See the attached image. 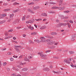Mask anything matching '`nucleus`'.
<instances>
[{
  "label": "nucleus",
  "instance_id": "obj_1",
  "mask_svg": "<svg viewBox=\"0 0 76 76\" xmlns=\"http://www.w3.org/2000/svg\"><path fill=\"white\" fill-rule=\"evenodd\" d=\"M14 47L15 50L17 51V52H18V53H20V51L18 48H20L21 47V46H18V45H15L14 46Z\"/></svg>",
  "mask_w": 76,
  "mask_h": 76
},
{
  "label": "nucleus",
  "instance_id": "obj_2",
  "mask_svg": "<svg viewBox=\"0 0 76 76\" xmlns=\"http://www.w3.org/2000/svg\"><path fill=\"white\" fill-rule=\"evenodd\" d=\"M32 58V57L28 56L26 58H25L24 60L25 61H28L29 62L30 61V59Z\"/></svg>",
  "mask_w": 76,
  "mask_h": 76
},
{
  "label": "nucleus",
  "instance_id": "obj_3",
  "mask_svg": "<svg viewBox=\"0 0 76 76\" xmlns=\"http://www.w3.org/2000/svg\"><path fill=\"white\" fill-rule=\"evenodd\" d=\"M40 39H41V42H45V38L44 37H40Z\"/></svg>",
  "mask_w": 76,
  "mask_h": 76
},
{
  "label": "nucleus",
  "instance_id": "obj_4",
  "mask_svg": "<svg viewBox=\"0 0 76 76\" xmlns=\"http://www.w3.org/2000/svg\"><path fill=\"white\" fill-rule=\"evenodd\" d=\"M42 52H39L38 53V55H40L41 57H47L46 55H44L42 54Z\"/></svg>",
  "mask_w": 76,
  "mask_h": 76
},
{
  "label": "nucleus",
  "instance_id": "obj_5",
  "mask_svg": "<svg viewBox=\"0 0 76 76\" xmlns=\"http://www.w3.org/2000/svg\"><path fill=\"white\" fill-rule=\"evenodd\" d=\"M39 29L40 30H42V29H45L47 28V26H39Z\"/></svg>",
  "mask_w": 76,
  "mask_h": 76
},
{
  "label": "nucleus",
  "instance_id": "obj_6",
  "mask_svg": "<svg viewBox=\"0 0 76 76\" xmlns=\"http://www.w3.org/2000/svg\"><path fill=\"white\" fill-rule=\"evenodd\" d=\"M26 23L27 24L29 23H34V21H32L31 20H30L26 21Z\"/></svg>",
  "mask_w": 76,
  "mask_h": 76
},
{
  "label": "nucleus",
  "instance_id": "obj_7",
  "mask_svg": "<svg viewBox=\"0 0 76 76\" xmlns=\"http://www.w3.org/2000/svg\"><path fill=\"white\" fill-rule=\"evenodd\" d=\"M0 19H2L4 18V17L6 16V14H1L0 15Z\"/></svg>",
  "mask_w": 76,
  "mask_h": 76
},
{
  "label": "nucleus",
  "instance_id": "obj_8",
  "mask_svg": "<svg viewBox=\"0 0 76 76\" xmlns=\"http://www.w3.org/2000/svg\"><path fill=\"white\" fill-rule=\"evenodd\" d=\"M28 29H31V30H33L34 29V27L31 26V25H30L29 26V27H28Z\"/></svg>",
  "mask_w": 76,
  "mask_h": 76
},
{
  "label": "nucleus",
  "instance_id": "obj_9",
  "mask_svg": "<svg viewBox=\"0 0 76 76\" xmlns=\"http://www.w3.org/2000/svg\"><path fill=\"white\" fill-rule=\"evenodd\" d=\"M54 43V42L52 40H50V41L49 42V44H50V45H52Z\"/></svg>",
  "mask_w": 76,
  "mask_h": 76
},
{
  "label": "nucleus",
  "instance_id": "obj_10",
  "mask_svg": "<svg viewBox=\"0 0 76 76\" xmlns=\"http://www.w3.org/2000/svg\"><path fill=\"white\" fill-rule=\"evenodd\" d=\"M43 70H44V71H49L50 69L47 67H46L43 69Z\"/></svg>",
  "mask_w": 76,
  "mask_h": 76
},
{
  "label": "nucleus",
  "instance_id": "obj_11",
  "mask_svg": "<svg viewBox=\"0 0 76 76\" xmlns=\"http://www.w3.org/2000/svg\"><path fill=\"white\" fill-rule=\"evenodd\" d=\"M64 63H68V64H70V62H69V61H68L67 59L64 60Z\"/></svg>",
  "mask_w": 76,
  "mask_h": 76
},
{
  "label": "nucleus",
  "instance_id": "obj_12",
  "mask_svg": "<svg viewBox=\"0 0 76 76\" xmlns=\"http://www.w3.org/2000/svg\"><path fill=\"white\" fill-rule=\"evenodd\" d=\"M34 41L35 42H38V43H41V41H39V40L37 39V40H34Z\"/></svg>",
  "mask_w": 76,
  "mask_h": 76
},
{
  "label": "nucleus",
  "instance_id": "obj_13",
  "mask_svg": "<svg viewBox=\"0 0 76 76\" xmlns=\"http://www.w3.org/2000/svg\"><path fill=\"white\" fill-rule=\"evenodd\" d=\"M12 75L13 76H21V75H20V74H19V75H16V74L15 73L12 74Z\"/></svg>",
  "mask_w": 76,
  "mask_h": 76
},
{
  "label": "nucleus",
  "instance_id": "obj_14",
  "mask_svg": "<svg viewBox=\"0 0 76 76\" xmlns=\"http://www.w3.org/2000/svg\"><path fill=\"white\" fill-rule=\"evenodd\" d=\"M20 65H23V64H25L26 62H24L23 63H22V62L20 61L19 62Z\"/></svg>",
  "mask_w": 76,
  "mask_h": 76
},
{
  "label": "nucleus",
  "instance_id": "obj_15",
  "mask_svg": "<svg viewBox=\"0 0 76 76\" xmlns=\"http://www.w3.org/2000/svg\"><path fill=\"white\" fill-rule=\"evenodd\" d=\"M51 34L52 35H57V33H56L55 32H52L51 33Z\"/></svg>",
  "mask_w": 76,
  "mask_h": 76
},
{
  "label": "nucleus",
  "instance_id": "obj_16",
  "mask_svg": "<svg viewBox=\"0 0 76 76\" xmlns=\"http://www.w3.org/2000/svg\"><path fill=\"white\" fill-rule=\"evenodd\" d=\"M14 16V14H11L10 15V18H12Z\"/></svg>",
  "mask_w": 76,
  "mask_h": 76
},
{
  "label": "nucleus",
  "instance_id": "obj_17",
  "mask_svg": "<svg viewBox=\"0 0 76 76\" xmlns=\"http://www.w3.org/2000/svg\"><path fill=\"white\" fill-rule=\"evenodd\" d=\"M39 7L37 6L33 7V9L34 10H37V9H39Z\"/></svg>",
  "mask_w": 76,
  "mask_h": 76
},
{
  "label": "nucleus",
  "instance_id": "obj_18",
  "mask_svg": "<svg viewBox=\"0 0 76 76\" xmlns=\"http://www.w3.org/2000/svg\"><path fill=\"white\" fill-rule=\"evenodd\" d=\"M10 9H6L4 10V12H7L10 11Z\"/></svg>",
  "mask_w": 76,
  "mask_h": 76
},
{
  "label": "nucleus",
  "instance_id": "obj_19",
  "mask_svg": "<svg viewBox=\"0 0 76 76\" xmlns=\"http://www.w3.org/2000/svg\"><path fill=\"white\" fill-rule=\"evenodd\" d=\"M42 16H47V14L45 13H42Z\"/></svg>",
  "mask_w": 76,
  "mask_h": 76
},
{
  "label": "nucleus",
  "instance_id": "obj_20",
  "mask_svg": "<svg viewBox=\"0 0 76 76\" xmlns=\"http://www.w3.org/2000/svg\"><path fill=\"white\" fill-rule=\"evenodd\" d=\"M37 34V33L36 32H32L31 33V35H34Z\"/></svg>",
  "mask_w": 76,
  "mask_h": 76
},
{
  "label": "nucleus",
  "instance_id": "obj_21",
  "mask_svg": "<svg viewBox=\"0 0 76 76\" xmlns=\"http://www.w3.org/2000/svg\"><path fill=\"white\" fill-rule=\"evenodd\" d=\"M22 71H27L28 70V68H25L22 69L21 70Z\"/></svg>",
  "mask_w": 76,
  "mask_h": 76
},
{
  "label": "nucleus",
  "instance_id": "obj_22",
  "mask_svg": "<svg viewBox=\"0 0 76 76\" xmlns=\"http://www.w3.org/2000/svg\"><path fill=\"white\" fill-rule=\"evenodd\" d=\"M52 9H59V8L57 7H52Z\"/></svg>",
  "mask_w": 76,
  "mask_h": 76
},
{
  "label": "nucleus",
  "instance_id": "obj_23",
  "mask_svg": "<svg viewBox=\"0 0 76 76\" xmlns=\"http://www.w3.org/2000/svg\"><path fill=\"white\" fill-rule=\"evenodd\" d=\"M72 38H75L76 37V33L72 35Z\"/></svg>",
  "mask_w": 76,
  "mask_h": 76
},
{
  "label": "nucleus",
  "instance_id": "obj_24",
  "mask_svg": "<svg viewBox=\"0 0 76 76\" xmlns=\"http://www.w3.org/2000/svg\"><path fill=\"white\" fill-rule=\"evenodd\" d=\"M48 12L49 13H55V12H54L53 11H49Z\"/></svg>",
  "mask_w": 76,
  "mask_h": 76
},
{
  "label": "nucleus",
  "instance_id": "obj_25",
  "mask_svg": "<svg viewBox=\"0 0 76 76\" xmlns=\"http://www.w3.org/2000/svg\"><path fill=\"white\" fill-rule=\"evenodd\" d=\"M25 16L24 15V16L22 18V20H23V21L24 20H25Z\"/></svg>",
  "mask_w": 76,
  "mask_h": 76
},
{
  "label": "nucleus",
  "instance_id": "obj_26",
  "mask_svg": "<svg viewBox=\"0 0 76 76\" xmlns=\"http://www.w3.org/2000/svg\"><path fill=\"white\" fill-rule=\"evenodd\" d=\"M50 4H56L55 2H49Z\"/></svg>",
  "mask_w": 76,
  "mask_h": 76
},
{
  "label": "nucleus",
  "instance_id": "obj_27",
  "mask_svg": "<svg viewBox=\"0 0 76 76\" xmlns=\"http://www.w3.org/2000/svg\"><path fill=\"white\" fill-rule=\"evenodd\" d=\"M10 60L11 61H13L14 60V58H10Z\"/></svg>",
  "mask_w": 76,
  "mask_h": 76
},
{
  "label": "nucleus",
  "instance_id": "obj_28",
  "mask_svg": "<svg viewBox=\"0 0 76 76\" xmlns=\"http://www.w3.org/2000/svg\"><path fill=\"white\" fill-rule=\"evenodd\" d=\"M42 20V19L41 18H39L38 19H36L35 20H36L37 21H41V20Z\"/></svg>",
  "mask_w": 76,
  "mask_h": 76
},
{
  "label": "nucleus",
  "instance_id": "obj_29",
  "mask_svg": "<svg viewBox=\"0 0 76 76\" xmlns=\"http://www.w3.org/2000/svg\"><path fill=\"white\" fill-rule=\"evenodd\" d=\"M69 53L71 54H74V52H73L72 51H70L69 52Z\"/></svg>",
  "mask_w": 76,
  "mask_h": 76
},
{
  "label": "nucleus",
  "instance_id": "obj_30",
  "mask_svg": "<svg viewBox=\"0 0 76 76\" xmlns=\"http://www.w3.org/2000/svg\"><path fill=\"white\" fill-rule=\"evenodd\" d=\"M18 4H19V3H18L17 2H15L13 4V5H17Z\"/></svg>",
  "mask_w": 76,
  "mask_h": 76
},
{
  "label": "nucleus",
  "instance_id": "obj_31",
  "mask_svg": "<svg viewBox=\"0 0 76 76\" xmlns=\"http://www.w3.org/2000/svg\"><path fill=\"white\" fill-rule=\"evenodd\" d=\"M34 2H31L30 3H28V5H32V4H34Z\"/></svg>",
  "mask_w": 76,
  "mask_h": 76
},
{
  "label": "nucleus",
  "instance_id": "obj_32",
  "mask_svg": "<svg viewBox=\"0 0 76 76\" xmlns=\"http://www.w3.org/2000/svg\"><path fill=\"white\" fill-rule=\"evenodd\" d=\"M19 21H20V19H17L16 20V21L17 22V23L19 22Z\"/></svg>",
  "mask_w": 76,
  "mask_h": 76
},
{
  "label": "nucleus",
  "instance_id": "obj_33",
  "mask_svg": "<svg viewBox=\"0 0 76 76\" xmlns=\"http://www.w3.org/2000/svg\"><path fill=\"white\" fill-rule=\"evenodd\" d=\"M50 39H47L46 40H45V42H50Z\"/></svg>",
  "mask_w": 76,
  "mask_h": 76
},
{
  "label": "nucleus",
  "instance_id": "obj_34",
  "mask_svg": "<svg viewBox=\"0 0 76 76\" xmlns=\"http://www.w3.org/2000/svg\"><path fill=\"white\" fill-rule=\"evenodd\" d=\"M8 55H9V56L12 55V53L10 52H8L7 53Z\"/></svg>",
  "mask_w": 76,
  "mask_h": 76
},
{
  "label": "nucleus",
  "instance_id": "obj_35",
  "mask_svg": "<svg viewBox=\"0 0 76 76\" xmlns=\"http://www.w3.org/2000/svg\"><path fill=\"white\" fill-rule=\"evenodd\" d=\"M28 42L29 44H31V43H32V41L31 40H29Z\"/></svg>",
  "mask_w": 76,
  "mask_h": 76
},
{
  "label": "nucleus",
  "instance_id": "obj_36",
  "mask_svg": "<svg viewBox=\"0 0 76 76\" xmlns=\"http://www.w3.org/2000/svg\"><path fill=\"white\" fill-rule=\"evenodd\" d=\"M18 11L17 10H14V11H12V12L13 13H15V12H18Z\"/></svg>",
  "mask_w": 76,
  "mask_h": 76
},
{
  "label": "nucleus",
  "instance_id": "obj_37",
  "mask_svg": "<svg viewBox=\"0 0 76 76\" xmlns=\"http://www.w3.org/2000/svg\"><path fill=\"white\" fill-rule=\"evenodd\" d=\"M3 64V66H6L7 64V63L6 62H4Z\"/></svg>",
  "mask_w": 76,
  "mask_h": 76
},
{
  "label": "nucleus",
  "instance_id": "obj_38",
  "mask_svg": "<svg viewBox=\"0 0 76 76\" xmlns=\"http://www.w3.org/2000/svg\"><path fill=\"white\" fill-rule=\"evenodd\" d=\"M67 24L68 25V27L70 28V24L68 23H67Z\"/></svg>",
  "mask_w": 76,
  "mask_h": 76
},
{
  "label": "nucleus",
  "instance_id": "obj_39",
  "mask_svg": "<svg viewBox=\"0 0 76 76\" xmlns=\"http://www.w3.org/2000/svg\"><path fill=\"white\" fill-rule=\"evenodd\" d=\"M2 24L4 23H5V22H6V20H4L2 21Z\"/></svg>",
  "mask_w": 76,
  "mask_h": 76
},
{
  "label": "nucleus",
  "instance_id": "obj_40",
  "mask_svg": "<svg viewBox=\"0 0 76 76\" xmlns=\"http://www.w3.org/2000/svg\"><path fill=\"white\" fill-rule=\"evenodd\" d=\"M9 38H10V37H7L4 38L5 39H8Z\"/></svg>",
  "mask_w": 76,
  "mask_h": 76
},
{
  "label": "nucleus",
  "instance_id": "obj_41",
  "mask_svg": "<svg viewBox=\"0 0 76 76\" xmlns=\"http://www.w3.org/2000/svg\"><path fill=\"white\" fill-rule=\"evenodd\" d=\"M3 5H4V6H7V3H4Z\"/></svg>",
  "mask_w": 76,
  "mask_h": 76
},
{
  "label": "nucleus",
  "instance_id": "obj_42",
  "mask_svg": "<svg viewBox=\"0 0 76 76\" xmlns=\"http://www.w3.org/2000/svg\"><path fill=\"white\" fill-rule=\"evenodd\" d=\"M71 39L72 41H74L75 40V39H74V38L72 37V36L71 38Z\"/></svg>",
  "mask_w": 76,
  "mask_h": 76
},
{
  "label": "nucleus",
  "instance_id": "obj_43",
  "mask_svg": "<svg viewBox=\"0 0 76 76\" xmlns=\"http://www.w3.org/2000/svg\"><path fill=\"white\" fill-rule=\"evenodd\" d=\"M21 27H17L16 28V29H20L21 28Z\"/></svg>",
  "mask_w": 76,
  "mask_h": 76
},
{
  "label": "nucleus",
  "instance_id": "obj_44",
  "mask_svg": "<svg viewBox=\"0 0 76 76\" xmlns=\"http://www.w3.org/2000/svg\"><path fill=\"white\" fill-rule=\"evenodd\" d=\"M30 13H33V14L35 13V12L32 10H31L30 11Z\"/></svg>",
  "mask_w": 76,
  "mask_h": 76
},
{
  "label": "nucleus",
  "instance_id": "obj_45",
  "mask_svg": "<svg viewBox=\"0 0 76 76\" xmlns=\"http://www.w3.org/2000/svg\"><path fill=\"white\" fill-rule=\"evenodd\" d=\"M6 50V48H4L2 49L1 50L2 51H4V50Z\"/></svg>",
  "mask_w": 76,
  "mask_h": 76
},
{
  "label": "nucleus",
  "instance_id": "obj_46",
  "mask_svg": "<svg viewBox=\"0 0 76 76\" xmlns=\"http://www.w3.org/2000/svg\"><path fill=\"white\" fill-rule=\"evenodd\" d=\"M13 31V30L12 29H10V30H9L8 32H12Z\"/></svg>",
  "mask_w": 76,
  "mask_h": 76
},
{
  "label": "nucleus",
  "instance_id": "obj_47",
  "mask_svg": "<svg viewBox=\"0 0 76 76\" xmlns=\"http://www.w3.org/2000/svg\"><path fill=\"white\" fill-rule=\"evenodd\" d=\"M53 72L54 73H57V74H58V72H56L54 71H53Z\"/></svg>",
  "mask_w": 76,
  "mask_h": 76
},
{
  "label": "nucleus",
  "instance_id": "obj_48",
  "mask_svg": "<svg viewBox=\"0 0 76 76\" xmlns=\"http://www.w3.org/2000/svg\"><path fill=\"white\" fill-rule=\"evenodd\" d=\"M13 40H16V37H13Z\"/></svg>",
  "mask_w": 76,
  "mask_h": 76
},
{
  "label": "nucleus",
  "instance_id": "obj_49",
  "mask_svg": "<svg viewBox=\"0 0 76 76\" xmlns=\"http://www.w3.org/2000/svg\"><path fill=\"white\" fill-rule=\"evenodd\" d=\"M73 19H76V16H74L73 17Z\"/></svg>",
  "mask_w": 76,
  "mask_h": 76
},
{
  "label": "nucleus",
  "instance_id": "obj_50",
  "mask_svg": "<svg viewBox=\"0 0 76 76\" xmlns=\"http://www.w3.org/2000/svg\"><path fill=\"white\" fill-rule=\"evenodd\" d=\"M71 61V59H69L68 61V62H70V61Z\"/></svg>",
  "mask_w": 76,
  "mask_h": 76
},
{
  "label": "nucleus",
  "instance_id": "obj_51",
  "mask_svg": "<svg viewBox=\"0 0 76 76\" xmlns=\"http://www.w3.org/2000/svg\"><path fill=\"white\" fill-rule=\"evenodd\" d=\"M22 57H23V55L20 56L19 57V58H22Z\"/></svg>",
  "mask_w": 76,
  "mask_h": 76
},
{
  "label": "nucleus",
  "instance_id": "obj_52",
  "mask_svg": "<svg viewBox=\"0 0 76 76\" xmlns=\"http://www.w3.org/2000/svg\"><path fill=\"white\" fill-rule=\"evenodd\" d=\"M50 51H51L50 50H49L46 51L45 52V53H49V52H50Z\"/></svg>",
  "mask_w": 76,
  "mask_h": 76
},
{
  "label": "nucleus",
  "instance_id": "obj_53",
  "mask_svg": "<svg viewBox=\"0 0 76 76\" xmlns=\"http://www.w3.org/2000/svg\"><path fill=\"white\" fill-rule=\"evenodd\" d=\"M59 25H60V26H61V25H64V24L63 23H60Z\"/></svg>",
  "mask_w": 76,
  "mask_h": 76
},
{
  "label": "nucleus",
  "instance_id": "obj_54",
  "mask_svg": "<svg viewBox=\"0 0 76 76\" xmlns=\"http://www.w3.org/2000/svg\"><path fill=\"white\" fill-rule=\"evenodd\" d=\"M48 2H46V4H45V5H47H47H48Z\"/></svg>",
  "mask_w": 76,
  "mask_h": 76
},
{
  "label": "nucleus",
  "instance_id": "obj_55",
  "mask_svg": "<svg viewBox=\"0 0 76 76\" xmlns=\"http://www.w3.org/2000/svg\"><path fill=\"white\" fill-rule=\"evenodd\" d=\"M26 34H23V37H26Z\"/></svg>",
  "mask_w": 76,
  "mask_h": 76
},
{
  "label": "nucleus",
  "instance_id": "obj_56",
  "mask_svg": "<svg viewBox=\"0 0 76 76\" xmlns=\"http://www.w3.org/2000/svg\"><path fill=\"white\" fill-rule=\"evenodd\" d=\"M62 4V2H59V5L60 6H61V5Z\"/></svg>",
  "mask_w": 76,
  "mask_h": 76
},
{
  "label": "nucleus",
  "instance_id": "obj_57",
  "mask_svg": "<svg viewBox=\"0 0 76 76\" xmlns=\"http://www.w3.org/2000/svg\"><path fill=\"white\" fill-rule=\"evenodd\" d=\"M14 58H18V56H13Z\"/></svg>",
  "mask_w": 76,
  "mask_h": 76
},
{
  "label": "nucleus",
  "instance_id": "obj_58",
  "mask_svg": "<svg viewBox=\"0 0 76 76\" xmlns=\"http://www.w3.org/2000/svg\"><path fill=\"white\" fill-rule=\"evenodd\" d=\"M28 12H30L31 11V10H30V9H28Z\"/></svg>",
  "mask_w": 76,
  "mask_h": 76
},
{
  "label": "nucleus",
  "instance_id": "obj_59",
  "mask_svg": "<svg viewBox=\"0 0 76 76\" xmlns=\"http://www.w3.org/2000/svg\"><path fill=\"white\" fill-rule=\"evenodd\" d=\"M11 21V19H9L7 20V22H10Z\"/></svg>",
  "mask_w": 76,
  "mask_h": 76
},
{
  "label": "nucleus",
  "instance_id": "obj_60",
  "mask_svg": "<svg viewBox=\"0 0 76 76\" xmlns=\"http://www.w3.org/2000/svg\"><path fill=\"white\" fill-rule=\"evenodd\" d=\"M15 44H18V42L17 41H15Z\"/></svg>",
  "mask_w": 76,
  "mask_h": 76
},
{
  "label": "nucleus",
  "instance_id": "obj_61",
  "mask_svg": "<svg viewBox=\"0 0 76 76\" xmlns=\"http://www.w3.org/2000/svg\"><path fill=\"white\" fill-rule=\"evenodd\" d=\"M50 68L52 69V68H53V66H52L51 65H50Z\"/></svg>",
  "mask_w": 76,
  "mask_h": 76
},
{
  "label": "nucleus",
  "instance_id": "obj_62",
  "mask_svg": "<svg viewBox=\"0 0 76 76\" xmlns=\"http://www.w3.org/2000/svg\"><path fill=\"white\" fill-rule=\"evenodd\" d=\"M12 69H13V70H15L16 69H15V67L14 66H13L12 67Z\"/></svg>",
  "mask_w": 76,
  "mask_h": 76
},
{
  "label": "nucleus",
  "instance_id": "obj_63",
  "mask_svg": "<svg viewBox=\"0 0 76 76\" xmlns=\"http://www.w3.org/2000/svg\"><path fill=\"white\" fill-rule=\"evenodd\" d=\"M68 18H69V17H64V19H68Z\"/></svg>",
  "mask_w": 76,
  "mask_h": 76
},
{
  "label": "nucleus",
  "instance_id": "obj_64",
  "mask_svg": "<svg viewBox=\"0 0 76 76\" xmlns=\"http://www.w3.org/2000/svg\"><path fill=\"white\" fill-rule=\"evenodd\" d=\"M71 67H74V65L73 64H71Z\"/></svg>",
  "mask_w": 76,
  "mask_h": 76
}]
</instances>
